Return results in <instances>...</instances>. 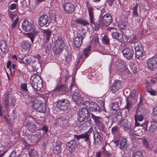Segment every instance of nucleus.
<instances>
[{
    "mask_svg": "<svg viewBox=\"0 0 157 157\" xmlns=\"http://www.w3.org/2000/svg\"><path fill=\"white\" fill-rule=\"evenodd\" d=\"M36 64L35 65V63L34 62V63L32 64V67L34 69H35L36 70L38 69L39 67H40V64L39 62H37L36 63Z\"/></svg>",
    "mask_w": 157,
    "mask_h": 157,
    "instance_id": "58",
    "label": "nucleus"
},
{
    "mask_svg": "<svg viewBox=\"0 0 157 157\" xmlns=\"http://www.w3.org/2000/svg\"><path fill=\"white\" fill-rule=\"evenodd\" d=\"M135 23L137 25H141L143 23V19L142 17L140 16L135 17Z\"/></svg>",
    "mask_w": 157,
    "mask_h": 157,
    "instance_id": "39",
    "label": "nucleus"
},
{
    "mask_svg": "<svg viewBox=\"0 0 157 157\" xmlns=\"http://www.w3.org/2000/svg\"><path fill=\"white\" fill-rule=\"evenodd\" d=\"M22 26L23 29L26 32L30 31L31 28V23L26 20L23 21Z\"/></svg>",
    "mask_w": 157,
    "mask_h": 157,
    "instance_id": "20",
    "label": "nucleus"
},
{
    "mask_svg": "<svg viewBox=\"0 0 157 157\" xmlns=\"http://www.w3.org/2000/svg\"><path fill=\"white\" fill-rule=\"evenodd\" d=\"M100 19L102 25L108 26L112 22L111 16L109 14H106L103 16H100Z\"/></svg>",
    "mask_w": 157,
    "mask_h": 157,
    "instance_id": "7",
    "label": "nucleus"
},
{
    "mask_svg": "<svg viewBox=\"0 0 157 157\" xmlns=\"http://www.w3.org/2000/svg\"><path fill=\"white\" fill-rule=\"evenodd\" d=\"M41 137V135L39 132H36L34 134L31 135V140L33 142H36L39 140Z\"/></svg>",
    "mask_w": 157,
    "mask_h": 157,
    "instance_id": "22",
    "label": "nucleus"
},
{
    "mask_svg": "<svg viewBox=\"0 0 157 157\" xmlns=\"http://www.w3.org/2000/svg\"><path fill=\"white\" fill-rule=\"evenodd\" d=\"M122 87V84L121 81L118 80H115L113 85L110 87L111 92L113 93H116Z\"/></svg>",
    "mask_w": 157,
    "mask_h": 157,
    "instance_id": "10",
    "label": "nucleus"
},
{
    "mask_svg": "<svg viewBox=\"0 0 157 157\" xmlns=\"http://www.w3.org/2000/svg\"><path fill=\"white\" fill-rule=\"evenodd\" d=\"M122 52L124 57L128 60L131 59L134 55V52L133 49L128 47L124 48Z\"/></svg>",
    "mask_w": 157,
    "mask_h": 157,
    "instance_id": "9",
    "label": "nucleus"
},
{
    "mask_svg": "<svg viewBox=\"0 0 157 157\" xmlns=\"http://www.w3.org/2000/svg\"><path fill=\"white\" fill-rule=\"evenodd\" d=\"M94 137V144L100 145L101 144L103 139L100 133L97 130L93 133Z\"/></svg>",
    "mask_w": 157,
    "mask_h": 157,
    "instance_id": "12",
    "label": "nucleus"
},
{
    "mask_svg": "<svg viewBox=\"0 0 157 157\" xmlns=\"http://www.w3.org/2000/svg\"><path fill=\"white\" fill-rule=\"evenodd\" d=\"M21 87L23 90L25 91L27 94H29L31 95L32 94V93H30L29 91L27 89L26 84L25 83L22 84L21 85Z\"/></svg>",
    "mask_w": 157,
    "mask_h": 157,
    "instance_id": "50",
    "label": "nucleus"
},
{
    "mask_svg": "<svg viewBox=\"0 0 157 157\" xmlns=\"http://www.w3.org/2000/svg\"><path fill=\"white\" fill-rule=\"evenodd\" d=\"M157 128V121H155L151 122V125L148 130L151 132H154L156 131Z\"/></svg>",
    "mask_w": 157,
    "mask_h": 157,
    "instance_id": "31",
    "label": "nucleus"
},
{
    "mask_svg": "<svg viewBox=\"0 0 157 157\" xmlns=\"http://www.w3.org/2000/svg\"><path fill=\"white\" fill-rule=\"evenodd\" d=\"M102 42L106 45H109V39L107 36L105 35L102 38Z\"/></svg>",
    "mask_w": 157,
    "mask_h": 157,
    "instance_id": "42",
    "label": "nucleus"
},
{
    "mask_svg": "<svg viewBox=\"0 0 157 157\" xmlns=\"http://www.w3.org/2000/svg\"><path fill=\"white\" fill-rule=\"evenodd\" d=\"M145 53L143 50L136 52V57L137 59H139L140 58H142L144 56H145Z\"/></svg>",
    "mask_w": 157,
    "mask_h": 157,
    "instance_id": "38",
    "label": "nucleus"
},
{
    "mask_svg": "<svg viewBox=\"0 0 157 157\" xmlns=\"http://www.w3.org/2000/svg\"><path fill=\"white\" fill-rule=\"evenodd\" d=\"M132 98L131 96H129L128 98L126 100V105L125 106L124 108L129 110V109L132 108Z\"/></svg>",
    "mask_w": 157,
    "mask_h": 157,
    "instance_id": "28",
    "label": "nucleus"
},
{
    "mask_svg": "<svg viewBox=\"0 0 157 157\" xmlns=\"http://www.w3.org/2000/svg\"><path fill=\"white\" fill-rule=\"evenodd\" d=\"M63 49V48L61 47L54 45L53 48V50L55 54L58 55L61 52Z\"/></svg>",
    "mask_w": 157,
    "mask_h": 157,
    "instance_id": "35",
    "label": "nucleus"
},
{
    "mask_svg": "<svg viewBox=\"0 0 157 157\" xmlns=\"http://www.w3.org/2000/svg\"><path fill=\"white\" fill-rule=\"evenodd\" d=\"M46 42V44L47 45V46L46 48L45 52L46 53H49L51 49L52 44L50 43H48V41Z\"/></svg>",
    "mask_w": 157,
    "mask_h": 157,
    "instance_id": "47",
    "label": "nucleus"
},
{
    "mask_svg": "<svg viewBox=\"0 0 157 157\" xmlns=\"http://www.w3.org/2000/svg\"><path fill=\"white\" fill-rule=\"evenodd\" d=\"M50 23L49 17L46 15H41L39 20L38 24L41 26H48Z\"/></svg>",
    "mask_w": 157,
    "mask_h": 157,
    "instance_id": "11",
    "label": "nucleus"
},
{
    "mask_svg": "<svg viewBox=\"0 0 157 157\" xmlns=\"http://www.w3.org/2000/svg\"><path fill=\"white\" fill-rule=\"evenodd\" d=\"M135 49L136 52L143 50L142 44L140 43L139 44H135Z\"/></svg>",
    "mask_w": 157,
    "mask_h": 157,
    "instance_id": "49",
    "label": "nucleus"
},
{
    "mask_svg": "<svg viewBox=\"0 0 157 157\" xmlns=\"http://www.w3.org/2000/svg\"><path fill=\"white\" fill-rule=\"evenodd\" d=\"M118 26L121 29H125L126 27V23L125 22H121L118 24Z\"/></svg>",
    "mask_w": 157,
    "mask_h": 157,
    "instance_id": "45",
    "label": "nucleus"
},
{
    "mask_svg": "<svg viewBox=\"0 0 157 157\" xmlns=\"http://www.w3.org/2000/svg\"><path fill=\"white\" fill-rule=\"evenodd\" d=\"M37 32L36 31H34L32 32L28 33L26 34V36L29 38H30L32 43H33L34 39L35 37Z\"/></svg>",
    "mask_w": 157,
    "mask_h": 157,
    "instance_id": "32",
    "label": "nucleus"
},
{
    "mask_svg": "<svg viewBox=\"0 0 157 157\" xmlns=\"http://www.w3.org/2000/svg\"><path fill=\"white\" fill-rule=\"evenodd\" d=\"M42 32L43 33L44 37L45 38L46 42L48 41L49 40L52 31L48 29L43 30Z\"/></svg>",
    "mask_w": 157,
    "mask_h": 157,
    "instance_id": "25",
    "label": "nucleus"
},
{
    "mask_svg": "<svg viewBox=\"0 0 157 157\" xmlns=\"http://www.w3.org/2000/svg\"><path fill=\"white\" fill-rule=\"evenodd\" d=\"M97 124L99 126V128L100 130L102 131L103 132H104L105 127L101 121Z\"/></svg>",
    "mask_w": 157,
    "mask_h": 157,
    "instance_id": "55",
    "label": "nucleus"
},
{
    "mask_svg": "<svg viewBox=\"0 0 157 157\" xmlns=\"http://www.w3.org/2000/svg\"><path fill=\"white\" fill-rule=\"evenodd\" d=\"M56 90L59 92L61 94L66 95L68 89L66 85H61L57 86L56 88Z\"/></svg>",
    "mask_w": 157,
    "mask_h": 157,
    "instance_id": "16",
    "label": "nucleus"
},
{
    "mask_svg": "<svg viewBox=\"0 0 157 157\" xmlns=\"http://www.w3.org/2000/svg\"><path fill=\"white\" fill-rule=\"evenodd\" d=\"M70 102L67 99H58L57 101L56 107L62 111L66 110L69 105Z\"/></svg>",
    "mask_w": 157,
    "mask_h": 157,
    "instance_id": "5",
    "label": "nucleus"
},
{
    "mask_svg": "<svg viewBox=\"0 0 157 157\" xmlns=\"http://www.w3.org/2000/svg\"><path fill=\"white\" fill-rule=\"evenodd\" d=\"M138 38L136 35H134L130 41L129 42L131 43H134L138 41Z\"/></svg>",
    "mask_w": 157,
    "mask_h": 157,
    "instance_id": "52",
    "label": "nucleus"
},
{
    "mask_svg": "<svg viewBox=\"0 0 157 157\" xmlns=\"http://www.w3.org/2000/svg\"><path fill=\"white\" fill-rule=\"evenodd\" d=\"M75 142L74 140H71L67 143V146L69 151H71L75 150Z\"/></svg>",
    "mask_w": 157,
    "mask_h": 157,
    "instance_id": "26",
    "label": "nucleus"
},
{
    "mask_svg": "<svg viewBox=\"0 0 157 157\" xmlns=\"http://www.w3.org/2000/svg\"><path fill=\"white\" fill-rule=\"evenodd\" d=\"M31 82H33L39 83V85L42 84V80L38 74H34L32 75L30 78Z\"/></svg>",
    "mask_w": 157,
    "mask_h": 157,
    "instance_id": "18",
    "label": "nucleus"
},
{
    "mask_svg": "<svg viewBox=\"0 0 157 157\" xmlns=\"http://www.w3.org/2000/svg\"><path fill=\"white\" fill-rule=\"evenodd\" d=\"M62 144V142L60 140H57L55 142L53 148V152L55 154L58 155L62 152L63 151L61 147Z\"/></svg>",
    "mask_w": 157,
    "mask_h": 157,
    "instance_id": "14",
    "label": "nucleus"
},
{
    "mask_svg": "<svg viewBox=\"0 0 157 157\" xmlns=\"http://www.w3.org/2000/svg\"><path fill=\"white\" fill-rule=\"evenodd\" d=\"M75 21L76 23L81 24L84 26L89 25L87 21L82 18H77L75 20Z\"/></svg>",
    "mask_w": 157,
    "mask_h": 157,
    "instance_id": "30",
    "label": "nucleus"
},
{
    "mask_svg": "<svg viewBox=\"0 0 157 157\" xmlns=\"http://www.w3.org/2000/svg\"><path fill=\"white\" fill-rule=\"evenodd\" d=\"M121 126L124 130L130 129L131 127V123L127 119H124L121 121Z\"/></svg>",
    "mask_w": 157,
    "mask_h": 157,
    "instance_id": "17",
    "label": "nucleus"
},
{
    "mask_svg": "<svg viewBox=\"0 0 157 157\" xmlns=\"http://www.w3.org/2000/svg\"><path fill=\"white\" fill-rule=\"evenodd\" d=\"M92 129L91 128L87 132L83 134L79 135H74V137L77 140H78L80 139L84 140V141L86 142H89L90 141V136L91 133L92 132Z\"/></svg>",
    "mask_w": 157,
    "mask_h": 157,
    "instance_id": "6",
    "label": "nucleus"
},
{
    "mask_svg": "<svg viewBox=\"0 0 157 157\" xmlns=\"http://www.w3.org/2000/svg\"><path fill=\"white\" fill-rule=\"evenodd\" d=\"M17 148H15L14 150L13 151L9 157H16V151L17 150Z\"/></svg>",
    "mask_w": 157,
    "mask_h": 157,
    "instance_id": "61",
    "label": "nucleus"
},
{
    "mask_svg": "<svg viewBox=\"0 0 157 157\" xmlns=\"http://www.w3.org/2000/svg\"><path fill=\"white\" fill-rule=\"evenodd\" d=\"M138 8V4L136 3V5L133 8V17H136L138 16L137 9Z\"/></svg>",
    "mask_w": 157,
    "mask_h": 157,
    "instance_id": "46",
    "label": "nucleus"
},
{
    "mask_svg": "<svg viewBox=\"0 0 157 157\" xmlns=\"http://www.w3.org/2000/svg\"><path fill=\"white\" fill-rule=\"evenodd\" d=\"M135 120H136L139 121H142L144 119V117L141 114H138V113L136 111L135 114Z\"/></svg>",
    "mask_w": 157,
    "mask_h": 157,
    "instance_id": "41",
    "label": "nucleus"
},
{
    "mask_svg": "<svg viewBox=\"0 0 157 157\" xmlns=\"http://www.w3.org/2000/svg\"><path fill=\"white\" fill-rule=\"evenodd\" d=\"M72 59V57L71 56H68L66 58L65 61L68 63H71Z\"/></svg>",
    "mask_w": 157,
    "mask_h": 157,
    "instance_id": "64",
    "label": "nucleus"
},
{
    "mask_svg": "<svg viewBox=\"0 0 157 157\" xmlns=\"http://www.w3.org/2000/svg\"><path fill=\"white\" fill-rule=\"evenodd\" d=\"M128 38L125 35L120 34L118 40L121 43H124L128 41Z\"/></svg>",
    "mask_w": 157,
    "mask_h": 157,
    "instance_id": "36",
    "label": "nucleus"
},
{
    "mask_svg": "<svg viewBox=\"0 0 157 157\" xmlns=\"http://www.w3.org/2000/svg\"><path fill=\"white\" fill-rule=\"evenodd\" d=\"M91 46H88L86 48H84L83 50V52L85 58H86L89 56L90 51V50Z\"/></svg>",
    "mask_w": 157,
    "mask_h": 157,
    "instance_id": "40",
    "label": "nucleus"
},
{
    "mask_svg": "<svg viewBox=\"0 0 157 157\" xmlns=\"http://www.w3.org/2000/svg\"><path fill=\"white\" fill-rule=\"evenodd\" d=\"M29 153L30 157H35L36 156V153L34 149H31L30 150Z\"/></svg>",
    "mask_w": 157,
    "mask_h": 157,
    "instance_id": "53",
    "label": "nucleus"
},
{
    "mask_svg": "<svg viewBox=\"0 0 157 157\" xmlns=\"http://www.w3.org/2000/svg\"><path fill=\"white\" fill-rule=\"evenodd\" d=\"M25 60V62H26V65H27V64L29 65H32L34 63V61L33 60H32V58H24Z\"/></svg>",
    "mask_w": 157,
    "mask_h": 157,
    "instance_id": "54",
    "label": "nucleus"
},
{
    "mask_svg": "<svg viewBox=\"0 0 157 157\" xmlns=\"http://www.w3.org/2000/svg\"><path fill=\"white\" fill-rule=\"evenodd\" d=\"M34 109L40 113H44L46 110L45 105L38 99H36L32 103Z\"/></svg>",
    "mask_w": 157,
    "mask_h": 157,
    "instance_id": "4",
    "label": "nucleus"
},
{
    "mask_svg": "<svg viewBox=\"0 0 157 157\" xmlns=\"http://www.w3.org/2000/svg\"><path fill=\"white\" fill-rule=\"evenodd\" d=\"M91 115L92 118L96 124L101 121L100 120L101 119V117L97 116L93 113H91Z\"/></svg>",
    "mask_w": 157,
    "mask_h": 157,
    "instance_id": "37",
    "label": "nucleus"
},
{
    "mask_svg": "<svg viewBox=\"0 0 157 157\" xmlns=\"http://www.w3.org/2000/svg\"><path fill=\"white\" fill-rule=\"evenodd\" d=\"M118 131V127L117 126H114L111 129L112 133L113 134H114L117 132Z\"/></svg>",
    "mask_w": 157,
    "mask_h": 157,
    "instance_id": "62",
    "label": "nucleus"
},
{
    "mask_svg": "<svg viewBox=\"0 0 157 157\" xmlns=\"http://www.w3.org/2000/svg\"><path fill=\"white\" fill-rule=\"evenodd\" d=\"M63 7L65 11L67 13L72 14L75 10V7L70 2L66 3Z\"/></svg>",
    "mask_w": 157,
    "mask_h": 157,
    "instance_id": "15",
    "label": "nucleus"
},
{
    "mask_svg": "<svg viewBox=\"0 0 157 157\" xmlns=\"http://www.w3.org/2000/svg\"><path fill=\"white\" fill-rule=\"evenodd\" d=\"M120 34L117 32H113L111 34V35L113 38L117 40H118L119 36H120Z\"/></svg>",
    "mask_w": 157,
    "mask_h": 157,
    "instance_id": "51",
    "label": "nucleus"
},
{
    "mask_svg": "<svg viewBox=\"0 0 157 157\" xmlns=\"http://www.w3.org/2000/svg\"><path fill=\"white\" fill-rule=\"evenodd\" d=\"M26 126L29 131L32 132L36 129L37 127L35 122L30 121H28L26 123Z\"/></svg>",
    "mask_w": 157,
    "mask_h": 157,
    "instance_id": "19",
    "label": "nucleus"
},
{
    "mask_svg": "<svg viewBox=\"0 0 157 157\" xmlns=\"http://www.w3.org/2000/svg\"><path fill=\"white\" fill-rule=\"evenodd\" d=\"M54 45L63 48L64 46L63 40L61 38H59L56 40Z\"/></svg>",
    "mask_w": 157,
    "mask_h": 157,
    "instance_id": "29",
    "label": "nucleus"
},
{
    "mask_svg": "<svg viewBox=\"0 0 157 157\" xmlns=\"http://www.w3.org/2000/svg\"><path fill=\"white\" fill-rule=\"evenodd\" d=\"M127 140L125 138H123L121 139L120 144V148L121 149H125L128 147L127 144Z\"/></svg>",
    "mask_w": 157,
    "mask_h": 157,
    "instance_id": "27",
    "label": "nucleus"
},
{
    "mask_svg": "<svg viewBox=\"0 0 157 157\" xmlns=\"http://www.w3.org/2000/svg\"><path fill=\"white\" fill-rule=\"evenodd\" d=\"M142 152L140 151L134 152L132 154V157H142Z\"/></svg>",
    "mask_w": 157,
    "mask_h": 157,
    "instance_id": "48",
    "label": "nucleus"
},
{
    "mask_svg": "<svg viewBox=\"0 0 157 157\" xmlns=\"http://www.w3.org/2000/svg\"><path fill=\"white\" fill-rule=\"evenodd\" d=\"M147 90L151 95L155 96L156 95V91L153 90L149 86L147 87Z\"/></svg>",
    "mask_w": 157,
    "mask_h": 157,
    "instance_id": "43",
    "label": "nucleus"
},
{
    "mask_svg": "<svg viewBox=\"0 0 157 157\" xmlns=\"http://www.w3.org/2000/svg\"><path fill=\"white\" fill-rule=\"evenodd\" d=\"M147 65L151 69L155 68L157 67V55L154 56L148 59Z\"/></svg>",
    "mask_w": 157,
    "mask_h": 157,
    "instance_id": "13",
    "label": "nucleus"
},
{
    "mask_svg": "<svg viewBox=\"0 0 157 157\" xmlns=\"http://www.w3.org/2000/svg\"><path fill=\"white\" fill-rule=\"evenodd\" d=\"M118 69L121 71H127L128 69L126 66L125 63L122 61H119L117 64Z\"/></svg>",
    "mask_w": 157,
    "mask_h": 157,
    "instance_id": "23",
    "label": "nucleus"
},
{
    "mask_svg": "<svg viewBox=\"0 0 157 157\" xmlns=\"http://www.w3.org/2000/svg\"><path fill=\"white\" fill-rule=\"evenodd\" d=\"M88 9L91 26L94 29L95 31H98L100 29L101 24L100 18L99 20L95 21L94 16L93 8L92 7H88Z\"/></svg>",
    "mask_w": 157,
    "mask_h": 157,
    "instance_id": "2",
    "label": "nucleus"
},
{
    "mask_svg": "<svg viewBox=\"0 0 157 157\" xmlns=\"http://www.w3.org/2000/svg\"><path fill=\"white\" fill-rule=\"evenodd\" d=\"M86 33L83 31H81L79 33L76 34L73 41L74 46L76 48H79L82 44L83 40Z\"/></svg>",
    "mask_w": 157,
    "mask_h": 157,
    "instance_id": "3",
    "label": "nucleus"
},
{
    "mask_svg": "<svg viewBox=\"0 0 157 157\" xmlns=\"http://www.w3.org/2000/svg\"><path fill=\"white\" fill-rule=\"evenodd\" d=\"M152 113L154 117L157 116V105L153 108Z\"/></svg>",
    "mask_w": 157,
    "mask_h": 157,
    "instance_id": "63",
    "label": "nucleus"
},
{
    "mask_svg": "<svg viewBox=\"0 0 157 157\" xmlns=\"http://www.w3.org/2000/svg\"><path fill=\"white\" fill-rule=\"evenodd\" d=\"M8 15L10 17V19L13 21L14 18H17V17L16 14H13L12 12L10 11H8Z\"/></svg>",
    "mask_w": 157,
    "mask_h": 157,
    "instance_id": "56",
    "label": "nucleus"
},
{
    "mask_svg": "<svg viewBox=\"0 0 157 157\" xmlns=\"http://www.w3.org/2000/svg\"><path fill=\"white\" fill-rule=\"evenodd\" d=\"M86 103L90 111L95 113L96 115L99 113L100 107L96 103L92 101H88Z\"/></svg>",
    "mask_w": 157,
    "mask_h": 157,
    "instance_id": "8",
    "label": "nucleus"
},
{
    "mask_svg": "<svg viewBox=\"0 0 157 157\" xmlns=\"http://www.w3.org/2000/svg\"><path fill=\"white\" fill-rule=\"evenodd\" d=\"M112 110L113 111L112 112L114 113H115L118 110L119 107L118 106V105L117 104V103H115L114 104V105L112 106Z\"/></svg>",
    "mask_w": 157,
    "mask_h": 157,
    "instance_id": "57",
    "label": "nucleus"
},
{
    "mask_svg": "<svg viewBox=\"0 0 157 157\" xmlns=\"http://www.w3.org/2000/svg\"><path fill=\"white\" fill-rule=\"evenodd\" d=\"M31 46V43L28 40L23 41L21 43V47L22 49L27 52L29 50Z\"/></svg>",
    "mask_w": 157,
    "mask_h": 157,
    "instance_id": "21",
    "label": "nucleus"
},
{
    "mask_svg": "<svg viewBox=\"0 0 157 157\" xmlns=\"http://www.w3.org/2000/svg\"><path fill=\"white\" fill-rule=\"evenodd\" d=\"M129 135L131 136H140L141 135H138L136 133H134L133 130H132V128L131 127V128L130 129H129Z\"/></svg>",
    "mask_w": 157,
    "mask_h": 157,
    "instance_id": "59",
    "label": "nucleus"
},
{
    "mask_svg": "<svg viewBox=\"0 0 157 157\" xmlns=\"http://www.w3.org/2000/svg\"><path fill=\"white\" fill-rule=\"evenodd\" d=\"M0 46L2 52L4 54H6L8 52L7 49V42L4 40H2L0 41Z\"/></svg>",
    "mask_w": 157,
    "mask_h": 157,
    "instance_id": "24",
    "label": "nucleus"
},
{
    "mask_svg": "<svg viewBox=\"0 0 157 157\" xmlns=\"http://www.w3.org/2000/svg\"><path fill=\"white\" fill-rule=\"evenodd\" d=\"M74 97V101L78 104H83L84 103L83 98L80 95L78 97Z\"/></svg>",
    "mask_w": 157,
    "mask_h": 157,
    "instance_id": "33",
    "label": "nucleus"
},
{
    "mask_svg": "<svg viewBox=\"0 0 157 157\" xmlns=\"http://www.w3.org/2000/svg\"><path fill=\"white\" fill-rule=\"evenodd\" d=\"M19 19L18 17H17L16 19L14 21L13 23L12 24L11 27L12 29L14 28L16 25Z\"/></svg>",
    "mask_w": 157,
    "mask_h": 157,
    "instance_id": "60",
    "label": "nucleus"
},
{
    "mask_svg": "<svg viewBox=\"0 0 157 157\" xmlns=\"http://www.w3.org/2000/svg\"><path fill=\"white\" fill-rule=\"evenodd\" d=\"M130 66L132 71L135 74L137 72V68L136 65L132 63H131L130 64Z\"/></svg>",
    "mask_w": 157,
    "mask_h": 157,
    "instance_id": "44",
    "label": "nucleus"
},
{
    "mask_svg": "<svg viewBox=\"0 0 157 157\" xmlns=\"http://www.w3.org/2000/svg\"><path fill=\"white\" fill-rule=\"evenodd\" d=\"M31 85L32 87L34 89L36 90H40L42 87V84H40V85H39V83L33 82H31Z\"/></svg>",
    "mask_w": 157,
    "mask_h": 157,
    "instance_id": "34",
    "label": "nucleus"
},
{
    "mask_svg": "<svg viewBox=\"0 0 157 157\" xmlns=\"http://www.w3.org/2000/svg\"><path fill=\"white\" fill-rule=\"evenodd\" d=\"M77 114L79 121L82 122L86 120V122H89L88 121L90 119V115L86 109L83 107L79 109L77 112Z\"/></svg>",
    "mask_w": 157,
    "mask_h": 157,
    "instance_id": "1",
    "label": "nucleus"
}]
</instances>
